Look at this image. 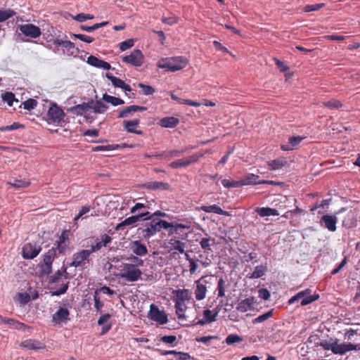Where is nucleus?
<instances>
[{
  "label": "nucleus",
  "instance_id": "1",
  "mask_svg": "<svg viewBox=\"0 0 360 360\" xmlns=\"http://www.w3.org/2000/svg\"><path fill=\"white\" fill-rule=\"evenodd\" d=\"M187 60L183 56H176L162 58L158 62V67L167 71L175 72L184 68L187 65Z\"/></svg>",
  "mask_w": 360,
  "mask_h": 360
},
{
  "label": "nucleus",
  "instance_id": "2",
  "mask_svg": "<svg viewBox=\"0 0 360 360\" xmlns=\"http://www.w3.org/2000/svg\"><path fill=\"white\" fill-rule=\"evenodd\" d=\"M120 271V276L128 282L137 281L142 275L141 271L134 264L123 263Z\"/></svg>",
  "mask_w": 360,
  "mask_h": 360
},
{
  "label": "nucleus",
  "instance_id": "3",
  "mask_svg": "<svg viewBox=\"0 0 360 360\" xmlns=\"http://www.w3.org/2000/svg\"><path fill=\"white\" fill-rule=\"evenodd\" d=\"M152 221L154 225L156 233L158 232H160L162 229L166 230L170 229L169 234H176L178 233L179 229H188L190 228L189 226L183 224H173L162 219H152Z\"/></svg>",
  "mask_w": 360,
  "mask_h": 360
},
{
  "label": "nucleus",
  "instance_id": "4",
  "mask_svg": "<svg viewBox=\"0 0 360 360\" xmlns=\"http://www.w3.org/2000/svg\"><path fill=\"white\" fill-rule=\"evenodd\" d=\"M152 221L154 225L156 233L158 232H160L162 229L166 230L170 229L169 234H176L178 233L179 229H188L190 228L189 226L183 224H173L162 219H152Z\"/></svg>",
  "mask_w": 360,
  "mask_h": 360
},
{
  "label": "nucleus",
  "instance_id": "5",
  "mask_svg": "<svg viewBox=\"0 0 360 360\" xmlns=\"http://www.w3.org/2000/svg\"><path fill=\"white\" fill-rule=\"evenodd\" d=\"M46 117L47 122L49 124L60 125L64 121L65 113L56 103H51L48 110Z\"/></svg>",
  "mask_w": 360,
  "mask_h": 360
},
{
  "label": "nucleus",
  "instance_id": "6",
  "mask_svg": "<svg viewBox=\"0 0 360 360\" xmlns=\"http://www.w3.org/2000/svg\"><path fill=\"white\" fill-rule=\"evenodd\" d=\"M310 292H311V290H309V289H307L305 290L299 292L297 294H296L295 296L292 297L288 300V304H292L295 302L301 300L300 304L302 306H306L319 299V295H309Z\"/></svg>",
  "mask_w": 360,
  "mask_h": 360
},
{
  "label": "nucleus",
  "instance_id": "7",
  "mask_svg": "<svg viewBox=\"0 0 360 360\" xmlns=\"http://www.w3.org/2000/svg\"><path fill=\"white\" fill-rule=\"evenodd\" d=\"M56 257V250H49L44 255L43 262L40 265V273L42 276H48L52 271V262Z\"/></svg>",
  "mask_w": 360,
  "mask_h": 360
},
{
  "label": "nucleus",
  "instance_id": "8",
  "mask_svg": "<svg viewBox=\"0 0 360 360\" xmlns=\"http://www.w3.org/2000/svg\"><path fill=\"white\" fill-rule=\"evenodd\" d=\"M144 57L141 50L134 49L129 55L122 58V62L132 66L140 67L143 63Z\"/></svg>",
  "mask_w": 360,
  "mask_h": 360
},
{
  "label": "nucleus",
  "instance_id": "9",
  "mask_svg": "<svg viewBox=\"0 0 360 360\" xmlns=\"http://www.w3.org/2000/svg\"><path fill=\"white\" fill-rule=\"evenodd\" d=\"M17 30L32 39L38 38L41 34V29L38 26L30 23L18 25Z\"/></svg>",
  "mask_w": 360,
  "mask_h": 360
},
{
  "label": "nucleus",
  "instance_id": "10",
  "mask_svg": "<svg viewBox=\"0 0 360 360\" xmlns=\"http://www.w3.org/2000/svg\"><path fill=\"white\" fill-rule=\"evenodd\" d=\"M91 254L87 250H82L75 252L72 256V261L70 264V266L83 267L86 263L89 262Z\"/></svg>",
  "mask_w": 360,
  "mask_h": 360
},
{
  "label": "nucleus",
  "instance_id": "11",
  "mask_svg": "<svg viewBox=\"0 0 360 360\" xmlns=\"http://www.w3.org/2000/svg\"><path fill=\"white\" fill-rule=\"evenodd\" d=\"M148 317L161 325L165 324L168 321L166 313L164 311H160L154 304H152L150 307Z\"/></svg>",
  "mask_w": 360,
  "mask_h": 360
},
{
  "label": "nucleus",
  "instance_id": "12",
  "mask_svg": "<svg viewBox=\"0 0 360 360\" xmlns=\"http://www.w3.org/2000/svg\"><path fill=\"white\" fill-rule=\"evenodd\" d=\"M338 217L333 214H324L319 221L321 226L328 229L330 232H335L337 230Z\"/></svg>",
  "mask_w": 360,
  "mask_h": 360
},
{
  "label": "nucleus",
  "instance_id": "13",
  "mask_svg": "<svg viewBox=\"0 0 360 360\" xmlns=\"http://www.w3.org/2000/svg\"><path fill=\"white\" fill-rule=\"evenodd\" d=\"M195 299L198 301L202 300L205 298L207 291V281L205 279L204 277H202L199 280L195 282Z\"/></svg>",
  "mask_w": 360,
  "mask_h": 360
},
{
  "label": "nucleus",
  "instance_id": "14",
  "mask_svg": "<svg viewBox=\"0 0 360 360\" xmlns=\"http://www.w3.org/2000/svg\"><path fill=\"white\" fill-rule=\"evenodd\" d=\"M41 250L40 246L30 243H27L22 248V257L27 259H34L39 254Z\"/></svg>",
  "mask_w": 360,
  "mask_h": 360
},
{
  "label": "nucleus",
  "instance_id": "15",
  "mask_svg": "<svg viewBox=\"0 0 360 360\" xmlns=\"http://www.w3.org/2000/svg\"><path fill=\"white\" fill-rule=\"evenodd\" d=\"M68 240L69 233L68 231L65 230L63 231L60 236L59 239L57 241L56 247L52 248L56 250V255H57V252L59 254H65L66 252L68 249Z\"/></svg>",
  "mask_w": 360,
  "mask_h": 360
},
{
  "label": "nucleus",
  "instance_id": "16",
  "mask_svg": "<svg viewBox=\"0 0 360 360\" xmlns=\"http://www.w3.org/2000/svg\"><path fill=\"white\" fill-rule=\"evenodd\" d=\"M129 248L131 252L138 257H144L148 254L146 245L141 240H132L129 243Z\"/></svg>",
  "mask_w": 360,
  "mask_h": 360
},
{
  "label": "nucleus",
  "instance_id": "17",
  "mask_svg": "<svg viewBox=\"0 0 360 360\" xmlns=\"http://www.w3.org/2000/svg\"><path fill=\"white\" fill-rule=\"evenodd\" d=\"M352 350H360V344L354 345L351 342L338 344L335 340V354L343 355Z\"/></svg>",
  "mask_w": 360,
  "mask_h": 360
},
{
  "label": "nucleus",
  "instance_id": "18",
  "mask_svg": "<svg viewBox=\"0 0 360 360\" xmlns=\"http://www.w3.org/2000/svg\"><path fill=\"white\" fill-rule=\"evenodd\" d=\"M259 176L254 174H248L243 178L240 179L242 186L252 185V184H275L273 181H259Z\"/></svg>",
  "mask_w": 360,
  "mask_h": 360
},
{
  "label": "nucleus",
  "instance_id": "19",
  "mask_svg": "<svg viewBox=\"0 0 360 360\" xmlns=\"http://www.w3.org/2000/svg\"><path fill=\"white\" fill-rule=\"evenodd\" d=\"M149 213L136 214L131 217L126 218L123 221L118 224L116 229L120 230L123 226H131L136 224L140 219H146V217L148 216Z\"/></svg>",
  "mask_w": 360,
  "mask_h": 360
},
{
  "label": "nucleus",
  "instance_id": "20",
  "mask_svg": "<svg viewBox=\"0 0 360 360\" xmlns=\"http://www.w3.org/2000/svg\"><path fill=\"white\" fill-rule=\"evenodd\" d=\"M143 226L138 229V233L141 234L145 239H149L156 234L152 219H149Z\"/></svg>",
  "mask_w": 360,
  "mask_h": 360
},
{
  "label": "nucleus",
  "instance_id": "21",
  "mask_svg": "<svg viewBox=\"0 0 360 360\" xmlns=\"http://www.w3.org/2000/svg\"><path fill=\"white\" fill-rule=\"evenodd\" d=\"M70 312L67 308L60 307L53 315V321L56 324L65 323L69 319Z\"/></svg>",
  "mask_w": 360,
  "mask_h": 360
},
{
  "label": "nucleus",
  "instance_id": "22",
  "mask_svg": "<svg viewBox=\"0 0 360 360\" xmlns=\"http://www.w3.org/2000/svg\"><path fill=\"white\" fill-rule=\"evenodd\" d=\"M105 77L112 82L114 86L122 89L126 94L131 91L129 85L124 83V82L108 72Z\"/></svg>",
  "mask_w": 360,
  "mask_h": 360
},
{
  "label": "nucleus",
  "instance_id": "23",
  "mask_svg": "<svg viewBox=\"0 0 360 360\" xmlns=\"http://www.w3.org/2000/svg\"><path fill=\"white\" fill-rule=\"evenodd\" d=\"M20 347L27 349H32V350H40L45 349V345L38 340L28 339L22 342L20 344Z\"/></svg>",
  "mask_w": 360,
  "mask_h": 360
},
{
  "label": "nucleus",
  "instance_id": "24",
  "mask_svg": "<svg viewBox=\"0 0 360 360\" xmlns=\"http://www.w3.org/2000/svg\"><path fill=\"white\" fill-rule=\"evenodd\" d=\"M112 240V238L110 236L107 234H103L101 237V240L96 242L94 245L91 246V248L89 250L90 254L96 252L101 249L102 247L106 246L108 243H110Z\"/></svg>",
  "mask_w": 360,
  "mask_h": 360
},
{
  "label": "nucleus",
  "instance_id": "25",
  "mask_svg": "<svg viewBox=\"0 0 360 360\" xmlns=\"http://www.w3.org/2000/svg\"><path fill=\"white\" fill-rule=\"evenodd\" d=\"M146 110V107L139 106V105H130V106H128V107L124 108L123 110H120L119 112V115H118L117 117L118 118L128 117L131 115H132L133 113H134L136 112H138V111L142 112V111H145Z\"/></svg>",
  "mask_w": 360,
  "mask_h": 360
},
{
  "label": "nucleus",
  "instance_id": "26",
  "mask_svg": "<svg viewBox=\"0 0 360 360\" xmlns=\"http://www.w3.org/2000/svg\"><path fill=\"white\" fill-rule=\"evenodd\" d=\"M87 63L91 66L102 68L103 70H110L111 69L110 65L101 60L94 56H90L87 58Z\"/></svg>",
  "mask_w": 360,
  "mask_h": 360
},
{
  "label": "nucleus",
  "instance_id": "27",
  "mask_svg": "<svg viewBox=\"0 0 360 360\" xmlns=\"http://www.w3.org/2000/svg\"><path fill=\"white\" fill-rule=\"evenodd\" d=\"M256 303L253 297L246 298L238 302L236 309L240 312H246L250 311Z\"/></svg>",
  "mask_w": 360,
  "mask_h": 360
},
{
  "label": "nucleus",
  "instance_id": "28",
  "mask_svg": "<svg viewBox=\"0 0 360 360\" xmlns=\"http://www.w3.org/2000/svg\"><path fill=\"white\" fill-rule=\"evenodd\" d=\"M91 110V105L89 103H83L82 104L77 105L69 109V111L76 114L77 115H86Z\"/></svg>",
  "mask_w": 360,
  "mask_h": 360
},
{
  "label": "nucleus",
  "instance_id": "29",
  "mask_svg": "<svg viewBox=\"0 0 360 360\" xmlns=\"http://www.w3.org/2000/svg\"><path fill=\"white\" fill-rule=\"evenodd\" d=\"M304 139L303 136H291L288 139V144L282 145L281 148L284 151L292 150L294 147L299 145L301 141Z\"/></svg>",
  "mask_w": 360,
  "mask_h": 360
},
{
  "label": "nucleus",
  "instance_id": "30",
  "mask_svg": "<svg viewBox=\"0 0 360 360\" xmlns=\"http://www.w3.org/2000/svg\"><path fill=\"white\" fill-rule=\"evenodd\" d=\"M139 124V120H138V119H135L133 120H129V121L124 120L123 122L124 127L127 130V132L134 133V134H142V133H143L142 131L135 129V127L136 126H138Z\"/></svg>",
  "mask_w": 360,
  "mask_h": 360
},
{
  "label": "nucleus",
  "instance_id": "31",
  "mask_svg": "<svg viewBox=\"0 0 360 360\" xmlns=\"http://www.w3.org/2000/svg\"><path fill=\"white\" fill-rule=\"evenodd\" d=\"M200 210L207 213H216L224 216H230L229 213L226 211L223 210L220 207L217 205H203L200 207Z\"/></svg>",
  "mask_w": 360,
  "mask_h": 360
},
{
  "label": "nucleus",
  "instance_id": "32",
  "mask_svg": "<svg viewBox=\"0 0 360 360\" xmlns=\"http://www.w3.org/2000/svg\"><path fill=\"white\" fill-rule=\"evenodd\" d=\"M175 302H185L191 298V293L188 289H179L174 291Z\"/></svg>",
  "mask_w": 360,
  "mask_h": 360
},
{
  "label": "nucleus",
  "instance_id": "33",
  "mask_svg": "<svg viewBox=\"0 0 360 360\" xmlns=\"http://www.w3.org/2000/svg\"><path fill=\"white\" fill-rule=\"evenodd\" d=\"M169 245L171 250H176L180 253H184L186 243L181 242L176 238H171L169 240Z\"/></svg>",
  "mask_w": 360,
  "mask_h": 360
},
{
  "label": "nucleus",
  "instance_id": "34",
  "mask_svg": "<svg viewBox=\"0 0 360 360\" xmlns=\"http://www.w3.org/2000/svg\"><path fill=\"white\" fill-rule=\"evenodd\" d=\"M185 150H171L165 151L162 153L155 155V156L158 159H170L179 156L181 154L185 153Z\"/></svg>",
  "mask_w": 360,
  "mask_h": 360
},
{
  "label": "nucleus",
  "instance_id": "35",
  "mask_svg": "<svg viewBox=\"0 0 360 360\" xmlns=\"http://www.w3.org/2000/svg\"><path fill=\"white\" fill-rule=\"evenodd\" d=\"M179 122L178 118L174 117H166L160 120V125L165 128L175 127Z\"/></svg>",
  "mask_w": 360,
  "mask_h": 360
},
{
  "label": "nucleus",
  "instance_id": "36",
  "mask_svg": "<svg viewBox=\"0 0 360 360\" xmlns=\"http://www.w3.org/2000/svg\"><path fill=\"white\" fill-rule=\"evenodd\" d=\"M91 110H93L95 113H103L108 109V106L101 101H91Z\"/></svg>",
  "mask_w": 360,
  "mask_h": 360
},
{
  "label": "nucleus",
  "instance_id": "37",
  "mask_svg": "<svg viewBox=\"0 0 360 360\" xmlns=\"http://www.w3.org/2000/svg\"><path fill=\"white\" fill-rule=\"evenodd\" d=\"M267 270L266 265L257 266L252 273L247 276L250 279H256L262 277Z\"/></svg>",
  "mask_w": 360,
  "mask_h": 360
},
{
  "label": "nucleus",
  "instance_id": "38",
  "mask_svg": "<svg viewBox=\"0 0 360 360\" xmlns=\"http://www.w3.org/2000/svg\"><path fill=\"white\" fill-rule=\"evenodd\" d=\"M256 212L260 217H262L279 215L277 210L271 207H258L256 210Z\"/></svg>",
  "mask_w": 360,
  "mask_h": 360
},
{
  "label": "nucleus",
  "instance_id": "39",
  "mask_svg": "<svg viewBox=\"0 0 360 360\" xmlns=\"http://www.w3.org/2000/svg\"><path fill=\"white\" fill-rule=\"evenodd\" d=\"M0 323L7 325L11 328L21 329L24 326L23 323L15 321L14 319L5 318L0 315Z\"/></svg>",
  "mask_w": 360,
  "mask_h": 360
},
{
  "label": "nucleus",
  "instance_id": "40",
  "mask_svg": "<svg viewBox=\"0 0 360 360\" xmlns=\"http://www.w3.org/2000/svg\"><path fill=\"white\" fill-rule=\"evenodd\" d=\"M62 48L63 53L68 56H73L77 53V50L75 48V44L70 41L65 40Z\"/></svg>",
  "mask_w": 360,
  "mask_h": 360
},
{
  "label": "nucleus",
  "instance_id": "41",
  "mask_svg": "<svg viewBox=\"0 0 360 360\" xmlns=\"http://www.w3.org/2000/svg\"><path fill=\"white\" fill-rule=\"evenodd\" d=\"M149 206L148 204L137 202L130 210L131 214H142V213H150L148 210Z\"/></svg>",
  "mask_w": 360,
  "mask_h": 360
},
{
  "label": "nucleus",
  "instance_id": "42",
  "mask_svg": "<svg viewBox=\"0 0 360 360\" xmlns=\"http://www.w3.org/2000/svg\"><path fill=\"white\" fill-rule=\"evenodd\" d=\"M176 314L179 320H186L185 311L186 306L185 302H175Z\"/></svg>",
  "mask_w": 360,
  "mask_h": 360
},
{
  "label": "nucleus",
  "instance_id": "43",
  "mask_svg": "<svg viewBox=\"0 0 360 360\" xmlns=\"http://www.w3.org/2000/svg\"><path fill=\"white\" fill-rule=\"evenodd\" d=\"M356 219L352 213H349L342 220V226L351 229L356 226Z\"/></svg>",
  "mask_w": 360,
  "mask_h": 360
},
{
  "label": "nucleus",
  "instance_id": "44",
  "mask_svg": "<svg viewBox=\"0 0 360 360\" xmlns=\"http://www.w3.org/2000/svg\"><path fill=\"white\" fill-rule=\"evenodd\" d=\"M214 243L215 240L212 238H203L200 242L201 248L206 253H210L212 251L210 246L213 245Z\"/></svg>",
  "mask_w": 360,
  "mask_h": 360
},
{
  "label": "nucleus",
  "instance_id": "45",
  "mask_svg": "<svg viewBox=\"0 0 360 360\" xmlns=\"http://www.w3.org/2000/svg\"><path fill=\"white\" fill-rule=\"evenodd\" d=\"M219 312V309L218 308L214 309L213 311L205 309L203 311V316H205V319H206L209 323H212L216 321Z\"/></svg>",
  "mask_w": 360,
  "mask_h": 360
},
{
  "label": "nucleus",
  "instance_id": "46",
  "mask_svg": "<svg viewBox=\"0 0 360 360\" xmlns=\"http://www.w3.org/2000/svg\"><path fill=\"white\" fill-rule=\"evenodd\" d=\"M170 96H171L172 99L176 101L177 102H179V103H181V104H186L190 106H194V107H199L200 105V103H199V102L192 101L190 99H182L179 97L176 96V95H174L173 93H171Z\"/></svg>",
  "mask_w": 360,
  "mask_h": 360
},
{
  "label": "nucleus",
  "instance_id": "47",
  "mask_svg": "<svg viewBox=\"0 0 360 360\" xmlns=\"http://www.w3.org/2000/svg\"><path fill=\"white\" fill-rule=\"evenodd\" d=\"M103 99L105 102H107L108 103H111L114 106H117V105H122L124 103V101L122 99L112 96L108 95L106 94H103Z\"/></svg>",
  "mask_w": 360,
  "mask_h": 360
},
{
  "label": "nucleus",
  "instance_id": "48",
  "mask_svg": "<svg viewBox=\"0 0 360 360\" xmlns=\"http://www.w3.org/2000/svg\"><path fill=\"white\" fill-rule=\"evenodd\" d=\"M286 162H287L285 158H279L269 162L268 165L271 170H277L282 168Z\"/></svg>",
  "mask_w": 360,
  "mask_h": 360
},
{
  "label": "nucleus",
  "instance_id": "49",
  "mask_svg": "<svg viewBox=\"0 0 360 360\" xmlns=\"http://www.w3.org/2000/svg\"><path fill=\"white\" fill-rule=\"evenodd\" d=\"M169 187V185L167 183H164L161 181H152L149 182L147 184V188L152 190L161 189V190H167Z\"/></svg>",
  "mask_w": 360,
  "mask_h": 360
},
{
  "label": "nucleus",
  "instance_id": "50",
  "mask_svg": "<svg viewBox=\"0 0 360 360\" xmlns=\"http://www.w3.org/2000/svg\"><path fill=\"white\" fill-rule=\"evenodd\" d=\"M8 184L15 188H26L30 185V181L25 179H13L8 182Z\"/></svg>",
  "mask_w": 360,
  "mask_h": 360
},
{
  "label": "nucleus",
  "instance_id": "51",
  "mask_svg": "<svg viewBox=\"0 0 360 360\" xmlns=\"http://www.w3.org/2000/svg\"><path fill=\"white\" fill-rule=\"evenodd\" d=\"M216 291H217V297H223L225 296L226 292V281L223 278H220L217 283V286L216 288Z\"/></svg>",
  "mask_w": 360,
  "mask_h": 360
},
{
  "label": "nucleus",
  "instance_id": "52",
  "mask_svg": "<svg viewBox=\"0 0 360 360\" xmlns=\"http://www.w3.org/2000/svg\"><path fill=\"white\" fill-rule=\"evenodd\" d=\"M110 318V315L109 314H105L101 315L98 321V324L100 326H103V333L108 331L110 328V325H108V326L104 325L109 320Z\"/></svg>",
  "mask_w": 360,
  "mask_h": 360
},
{
  "label": "nucleus",
  "instance_id": "53",
  "mask_svg": "<svg viewBox=\"0 0 360 360\" xmlns=\"http://www.w3.org/2000/svg\"><path fill=\"white\" fill-rule=\"evenodd\" d=\"M15 15L11 9L0 10V22H4Z\"/></svg>",
  "mask_w": 360,
  "mask_h": 360
},
{
  "label": "nucleus",
  "instance_id": "54",
  "mask_svg": "<svg viewBox=\"0 0 360 360\" xmlns=\"http://www.w3.org/2000/svg\"><path fill=\"white\" fill-rule=\"evenodd\" d=\"M2 99L4 102L7 103L9 106L13 105V102L18 103V100H15V95L12 92H6L2 95Z\"/></svg>",
  "mask_w": 360,
  "mask_h": 360
},
{
  "label": "nucleus",
  "instance_id": "55",
  "mask_svg": "<svg viewBox=\"0 0 360 360\" xmlns=\"http://www.w3.org/2000/svg\"><path fill=\"white\" fill-rule=\"evenodd\" d=\"M273 309L266 312L265 314H263L259 316H257V318L254 319L252 320V323L254 324H257V323H262V322H264L266 320H267L268 319H269L270 317H271L272 314H273Z\"/></svg>",
  "mask_w": 360,
  "mask_h": 360
},
{
  "label": "nucleus",
  "instance_id": "56",
  "mask_svg": "<svg viewBox=\"0 0 360 360\" xmlns=\"http://www.w3.org/2000/svg\"><path fill=\"white\" fill-rule=\"evenodd\" d=\"M221 184L225 188H238L242 186L240 180L239 181H229L228 179H223L221 181Z\"/></svg>",
  "mask_w": 360,
  "mask_h": 360
},
{
  "label": "nucleus",
  "instance_id": "57",
  "mask_svg": "<svg viewBox=\"0 0 360 360\" xmlns=\"http://www.w3.org/2000/svg\"><path fill=\"white\" fill-rule=\"evenodd\" d=\"M169 167L173 169H179L181 167H188V162H185L184 158L176 160L175 161L172 162Z\"/></svg>",
  "mask_w": 360,
  "mask_h": 360
},
{
  "label": "nucleus",
  "instance_id": "58",
  "mask_svg": "<svg viewBox=\"0 0 360 360\" xmlns=\"http://www.w3.org/2000/svg\"><path fill=\"white\" fill-rule=\"evenodd\" d=\"M323 105L324 106L331 109H338L342 105L340 101L335 99H331L328 101L324 102Z\"/></svg>",
  "mask_w": 360,
  "mask_h": 360
},
{
  "label": "nucleus",
  "instance_id": "59",
  "mask_svg": "<svg viewBox=\"0 0 360 360\" xmlns=\"http://www.w3.org/2000/svg\"><path fill=\"white\" fill-rule=\"evenodd\" d=\"M242 338L236 334L229 335L226 338V343L229 345L242 341Z\"/></svg>",
  "mask_w": 360,
  "mask_h": 360
},
{
  "label": "nucleus",
  "instance_id": "60",
  "mask_svg": "<svg viewBox=\"0 0 360 360\" xmlns=\"http://www.w3.org/2000/svg\"><path fill=\"white\" fill-rule=\"evenodd\" d=\"M23 107L25 110H32L35 108L37 105V102L36 100L32 98H29L27 101L22 103Z\"/></svg>",
  "mask_w": 360,
  "mask_h": 360
},
{
  "label": "nucleus",
  "instance_id": "61",
  "mask_svg": "<svg viewBox=\"0 0 360 360\" xmlns=\"http://www.w3.org/2000/svg\"><path fill=\"white\" fill-rule=\"evenodd\" d=\"M94 17L91 14L79 13L75 15L73 18L80 22H84L87 20L93 19Z\"/></svg>",
  "mask_w": 360,
  "mask_h": 360
},
{
  "label": "nucleus",
  "instance_id": "62",
  "mask_svg": "<svg viewBox=\"0 0 360 360\" xmlns=\"http://www.w3.org/2000/svg\"><path fill=\"white\" fill-rule=\"evenodd\" d=\"M134 44V39H129L125 40L120 44V49L122 51H126L127 49L132 47Z\"/></svg>",
  "mask_w": 360,
  "mask_h": 360
},
{
  "label": "nucleus",
  "instance_id": "63",
  "mask_svg": "<svg viewBox=\"0 0 360 360\" xmlns=\"http://www.w3.org/2000/svg\"><path fill=\"white\" fill-rule=\"evenodd\" d=\"M72 36L75 38L78 39L85 43H87V44H91L94 41V38H92L89 36H87V35L82 34H72Z\"/></svg>",
  "mask_w": 360,
  "mask_h": 360
},
{
  "label": "nucleus",
  "instance_id": "64",
  "mask_svg": "<svg viewBox=\"0 0 360 360\" xmlns=\"http://www.w3.org/2000/svg\"><path fill=\"white\" fill-rule=\"evenodd\" d=\"M139 86L140 88H141L143 94L144 95H152L155 92V89L151 86L146 85L141 83L139 84Z\"/></svg>",
  "mask_w": 360,
  "mask_h": 360
}]
</instances>
